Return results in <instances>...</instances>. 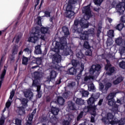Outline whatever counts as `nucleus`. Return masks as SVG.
I'll return each mask as SVG.
<instances>
[{"instance_id": "f257e3e1", "label": "nucleus", "mask_w": 125, "mask_h": 125, "mask_svg": "<svg viewBox=\"0 0 125 125\" xmlns=\"http://www.w3.org/2000/svg\"><path fill=\"white\" fill-rule=\"evenodd\" d=\"M83 13H84L85 15L87 17L86 19H81L79 21V24L81 26V28L83 29L87 28L89 27L88 21L87 20L89 19L91 17V10H90V6L88 5L86 6H84L82 10Z\"/></svg>"}, {"instance_id": "f03ea898", "label": "nucleus", "mask_w": 125, "mask_h": 125, "mask_svg": "<svg viewBox=\"0 0 125 125\" xmlns=\"http://www.w3.org/2000/svg\"><path fill=\"white\" fill-rule=\"evenodd\" d=\"M40 34H41L40 27H35V32L31 33L30 37L28 38V41L29 42H32V43H36L38 42L39 40H40Z\"/></svg>"}, {"instance_id": "7ed1b4c3", "label": "nucleus", "mask_w": 125, "mask_h": 125, "mask_svg": "<svg viewBox=\"0 0 125 125\" xmlns=\"http://www.w3.org/2000/svg\"><path fill=\"white\" fill-rule=\"evenodd\" d=\"M72 9H73V5L68 3L66 7V12L64 13V16L66 18L70 19L75 15V12L72 11Z\"/></svg>"}, {"instance_id": "20e7f679", "label": "nucleus", "mask_w": 125, "mask_h": 125, "mask_svg": "<svg viewBox=\"0 0 125 125\" xmlns=\"http://www.w3.org/2000/svg\"><path fill=\"white\" fill-rule=\"evenodd\" d=\"M60 42H59L60 43V46L61 47H62L63 51H65V52H69L70 51V48L68 47L67 44L68 43H67V37H63L60 39Z\"/></svg>"}, {"instance_id": "39448f33", "label": "nucleus", "mask_w": 125, "mask_h": 125, "mask_svg": "<svg viewBox=\"0 0 125 125\" xmlns=\"http://www.w3.org/2000/svg\"><path fill=\"white\" fill-rule=\"evenodd\" d=\"M101 65L99 64H93L89 69V72L90 74H92V75H94L95 72L100 73L101 71Z\"/></svg>"}, {"instance_id": "423d86ee", "label": "nucleus", "mask_w": 125, "mask_h": 125, "mask_svg": "<svg viewBox=\"0 0 125 125\" xmlns=\"http://www.w3.org/2000/svg\"><path fill=\"white\" fill-rule=\"evenodd\" d=\"M94 102H95V99L94 97H91L88 100L87 104L89 105L87 106L88 111H91V110L95 111L96 107L92 106L94 104Z\"/></svg>"}, {"instance_id": "0eeeda50", "label": "nucleus", "mask_w": 125, "mask_h": 125, "mask_svg": "<svg viewBox=\"0 0 125 125\" xmlns=\"http://www.w3.org/2000/svg\"><path fill=\"white\" fill-rule=\"evenodd\" d=\"M83 47L87 49L85 53V55L87 56H91L92 55V50L90 49L89 42L87 41H85L83 43Z\"/></svg>"}, {"instance_id": "6e6552de", "label": "nucleus", "mask_w": 125, "mask_h": 125, "mask_svg": "<svg viewBox=\"0 0 125 125\" xmlns=\"http://www.w3.org/2000/svg\"><path fill=\"white\" fill-rule=\"evenodd\" d=\"M108 105L112 106V110L114 113H117V112H118V108L119 106L116 104L115 99L108 101Z\"/></svg>"}, {"instance_id": "1a4fd4ad", "label": "nucleus", "mask_w": 125, "mask_h": 125, "mask_svg": "<svg viewBox=\"0 0 125 125\" xmlns=\"http://www.w3.org/2000/svg\"><path fill=\"white\" fill-rule=\"evenodd\" d=\"M52 61L54 64L60 63L61 62V55L58 53H56L53 55Z\"/></svg>"}, {"instance_id": "9d476101", "label": "nucleus", "mask_w": 125, "mask_h": 125, "mask_svg": "<svg viewBox=\"0 0 125 125\" xmlns=\"http://www.w3.org/2000/svg\"><path fill=\"white\" fill-rule=\"evenodd\" d=\"M19 48H18V45H15L12 49V55L11 57L12 58H10L11 61H13L14 60V57L16 54L18 53V50Z\"/></svg>"}, {"instance_id": "9b49d317", "label": "nucleus", "mask_w": 125, "mask_h": 125, "mask_svg": "<svg viewBox=\"0 0 125 125\" xmlns=\"http://www.w3.org/2000/svg\"><path fill=\"white\" fill-rule=\"evenodd\" d=\"M90 34L89 30L84 31L83 33L80 35V39L83 40V41H88Z\"/></svg>"}, {"instance_id": "f8f14e48", "label": "nucleus", "mask_w": 125, "mask_h": 125, "mask_svg": "<svg viewBox=\"0 0 125 125\" xmlns=\"http://www.w3.org/2000/svg\"><path fill=\"white\" fill-rule=\"evenodd\" d=\"M123 8L125 10V4L124 5L118 4L116 5V10H117V12H118L120 15H123L124 14V12L125 11L123 10Z\"/></svg>"}, {"instance_id": "ddd939ff", "label": "nucleus", "mask_w": 125, "mask_h": 125, "mask_svg": "<svg viewBox=\"0 0 125 125\" xmlns=\"http://www.w3.org/2000/svg\"><path fill=\"white\" fill-rule=\"evenodd\" d=\"M23 94L24 95V97H26V98H28V99H32V98L34 96L33 92H32L30 89H27L24 91Z\"/></svg>"}, {"instance_id": "4468645a", "label": "nucleus", "mask_w": 125, "mask_h": 125, "mask_svg": "<svg viewBox=\"0 0 125 125\" xmlns=\"http://www.w3.org/2000/svg\"><path fill=\"white\" fill-rule=\"evenodd\" d=\"M33 75L34 77V81H38L39 82V81H41V79L42 77V75L39 71L34 72Z\"/></svg>"}, {"instance_id": "2eb2a0df", "label": "nucleus", "mask_w": 125, "mask_h": 125, "mask_svg": "<svg viewBox=\"0 0 125 125\" xmlns=\"http://www.w3.org/2000/svg\"><path fill=\"white\" fill-rule=\"evenodd\" d=\"M60 49L63 50V48L62 47H61L60 43L59 42H57L55 48L53 49V51L56 52V53H59V50H60Z\"/></svg>"}, {"instance_id": "dca6fc26", "label": "nucleus", "mask_w": 125, "mask_h": 125, "mask_svg": "<svg viewBox=\"0 0 125 125\" xmlns=\"http://www.w3.org/2000/svg\"><path fill=\"white\" fill-rule=\"evenodd\" d=\"M39 84V83L38 81L37 80L33 81L32 86H34V87H37V92H42V91H41V85Z\"/></svg>"}, {"instance_id": "f3484780", "label": "nucleus", "mask_w": 125, "mask_h": 125, "mask_svg": "<svg viewBox=\"0 0 125 125\" xmlns=\"http://www.w3.org/2000/svg\"><path fill=\"white\" fill-rule=\"evenodd\" d=\"M49 29V27L44 26L42 27L41 29H40V32L44 35H45V34H48L49 35V33H50Z\"/></svg>"}, {"instance_id": "a211bd4d", "label": "nucleus", "mask_w": 125, "mask_h": 125, "mask_svg": "<svg viewBox=\"0 0 125 125\" xmlns=\"http://www.w3.org/2000/svg\"><path fill=\"white\" fill-rule=\"evenodd\" d=\"M67 72L72 76L77 75V69L75 68L74 67H72L68 69Z\"/></svg>"}, {"instance_id": "6ab92c4d", "label": "nucleus", "mask_w": 125, "mask_h": 125, "mask_svg": "<svg viewBox=\"0 0 125 125\" xmlns=\"http://www.w3.org/2000/svg\"><path fill=\"white\" fill-rule=\"evenodd\" d=\"M62 32L63 33L64 37H68L70 36V32L69 31V28L66 26H63L62 27Z\"/></svg>"}, {"instance_id": "aec40b11", "label": "nucleus", "mask_w": 125, "mask_h": 125, "mask_svg": "<svg viewBox=\"0 0 125 125\" xmlns=\"http://www.w3.org/2000/svg\"><path fill=\"white\" fill-rule=\"evenodd\" d=\"M67 104L68 106V109L72 110V111H75V110H76V105H75V103H73V102H68Z\"/></svg>"}, {"instance_id": "412c9836", "label": "nucleus", "mask_w": 125, "mask_h": 125, "mask_svg": "<svg viewBox=\"0 0 125 125\" xmlns=\"http://www.w3.org/2000/svg\"><path fill=\"white\" fill-rule=\"evenodd\" d=\"M21 103L22 104V107H27L28 106V102L29 100L26 98L20 99Z\"/></svg>"}, {"instance_id": "4be33fe9", "label": "nucleus", "mask_w": 125, "mask_h": 125, "mask_svg": "<svg viewBox=\"0 0 125 125\" xmlns=\"http://www.w3.org/2000/svg\"><path fill=\"white\" fill-rule=\"evenodd\" d=\"M73 101H75V103L77 104V105H83V100L82 99L74 97L73 98Z\"/></svg>"}, {"instance_id": "5701e85b", "label": "nucleus", "mask_w": 125, "mask_h": 125, "mask_svg": "<svg viewBox=\"0 0 125 125\" xmlns=\"http://www.w3.org/2000/svg\"><path fill=\"white\" fill-rule=\"evenodd\" d=\"M124 81V78H123V77H118L116 80H114L113 82V84H114L115 85H117V84H119V83H122V81Z\"/></svg>"}, {"instance_id": "b1692460", "label": "nucleus", "mask_w": 125, "mask_h": 125, "mask_svg": "<svg viewBox=\"0 0 125 125\" xmlns=\"http://www.w3.org/2000/svg\"><path fill=\"white\" fill-rule=\"evenodd\" d=\"M57 101L59 105H61V106H62V105H63L65 103V100L64 99V98L60 96L58 97Z\"/></svg>"}, {"instance_id": "393cba45", "label": "nucleus", "mask_w": 125, "mask_h": 125, "mask_svg": "<svg viewBox=\"0 0 125 125\" xmlns=\"http://www.w3.org/2000/svg\"><path fill=\"white\" fill-rule=\"evenodd\" d=\"M41 45H37L35 47V50L34 53L35 54H42V49H41Z\"/></svg>"}, {"instance_id": "a878e982", "label": "nucleus", "mask_w": 125, "mask_h": 125, "mask_svg": "<svg viewBox=\"0 0 125 125\" xmlns=\"http://www.w3.org/2000/svg\"><path fill=\"white\" fill-rule=\"evenodd\" d=\"M51 112L54 116H57L59 113V108L57 107H52Z\"/></svg>"}, {"instance_id": "bb28decb", "label": "nucleus", "mask_w": 125, "mask_h": 125, "mask_svg": "<svg viewBox=\"0 0 125 125\" xmlns=\"http://www.w3.org/2000/svg\"><path fill=\"white\" fill-rule=\"evenodd\" d=\"M106 64L104 66V70H105V71H108V70L111 67H112V64H111V62L109 60L106 59Z\"/></svg>"}, {"instance_id": "cd10ccee", "label": "nucleus", "mask_w": 125, "mask_h": 125, "mask_svg": "<svg viewBox=\"0 0 125 125\" xmlns=\"http://www.w3.org/2000/svg\"><path fill=\"white\" fill-rule=\"evenodd\" d=\"M28 63H29V59L27 57H26L24 56H23L22 58V65L27 66V65H28Z\"/></svg>"}, {"instance_id": "c85d7f7f", "label": "nucleus", "mask_w": 125, "mask_h": 125, "mask_svg": "<svg viewBox=\"0 0 125 125\" xmlns=\"http://www.w3.org/2000/svg\"><path fill=\"white\" fill-rule=\"evenodd\" d=\"M19 109V114L20 116L22 115H25V107L24 106H21L18 107Z\"/></svg>"}, {"instance_id": "c756f323", "label": "nucleus", "mask_w": 125, "mask_h": 125, "mask_svg": "<svg viewBox=\"0 0 125 125\" xmlns=\"http://www.w3.org/2000/svg\"><path fill=\"white\" fill-rule=\"evenodd\" d=\"M50 81H51V80H53V79H55L57 76V75L56 74V71L54 70H52L50 73Z\"/></svg>"}, {"instance_id": "7c9ffc66", "label": "nucleus", "mask_w": 125, "mask_h": 125, "mask_svg": "<svg viewBox=\"0 0 125 125\" xmlns=\"http://www.w3.org/2000/svg\"><path fill=\"white\" fill-rule=\"evenodd\" d=\"M115 96H116V93H111L106 97V99L108 101L113 100Z\"/></svg>"}, {"instance_id": "2f4dec72", "label": "nucleus", "mask_w": 125, "mask_h": 125, "mask_svg": "<svg viewBox=\"0 0 125 125\" xmlns=\"http://www.w3.org/2000/svg\"><path fill=\"white\" fill-rule=\"evenodd\" d=\"M125 27V25L124 23H119L116 26H115V28L116 30H118V31H122L123 28Z\"/></svg>"}, {"instance_id": "473e14b6", "label": "nucleus", "mask_w": 125, "mask_h": 125, "mask_svg": "<svg viewBox=\"0 0 125 125\" xmlns=\"http://www.w3.org/2000/svg\"><path fill=\"white\" fill-rule=\"evenodd\" d=\"M123 38L119 37L115 40V42L117 45H121L123 43Z\"/></svg>"}, {"instance_id": "72a5a7b5", "label": "nucleus", "mask_w": 125, "mask_h": 125, "mask_svg": "<svg viewBox=\"0 0 125 125\" xmlns=\"http://www.w3.org/2000/svg\"><path fill=\"white\" fill-rule=\"evenodd\" d=\"M106 118L108 120V121H113V119H114V115L111 112H109L107 114Z\"/></svg>"}, {"instance_id": "f704fd0d", "label": "nucleus", "mask_w": 125, "mask_h": 125, "mask_svg": "<svg viewBox=\"0 0 125 125\" xmlns=\"http://www.w3.org/2000/svg\"><path fill=\"white\" fill-rule=\"evenodd\" d=\"M114 72H115V67L112 66L109 68V69H108V71L107 72V75H108V76H111V75H112V74H113V73Z\"/></svg>"}, {"instance_id": "c9c22d12", "label": "nucleus", "mask_w": 125, "mask_h": 125, "mask_svg": "<svg viewBox=\"0 0 125 125\" xmlns=\"http://www.w3.org/2000/svg\"><path fill=\"white\" fill-rule=\"evenodd\" d=\"M71 29H72L73 33H80V31H79V28H78V25H75L73 24Z\"/></svg>"}, {"instance_id": "e433bc0d", "label": "nucleus", "mask_w": 125, "mask_h": 125, "mask_svg": "<svg viewBox=\"0 0 125 125\" xmlns=\"http://www.w3.org/2000/svg\"><path fill=\"white\" fill-rule=\"evenodd\" d=\"M71 65L74 68H77V66L79 65V62L76 60H72Z\"/></svg>"}, {"instance_id": "4c0bfd02", "label": "nucleus", "mask_w": 125, "mask_h": 125, "mask_svg": "<svg viewBox=\"0 0 125 125\" xmlns=\"http://www.w3.org/2000/svg\"><path fill=\"white\" fill-rule=\"evenodd\" d=\"M104 86H105L104 90H105V91H107L108 89H109L110 87L112 86V83L110 82H108L104 85Z\"/></svg>"}, {"instance_id": "58836bf2", "label": "nucleus", "mask_w": 125, "mask_h": 125, "mask_svg": "<svg viewBox=\"0 0 125 125\" xmlns=\"http://www.w3.org/2000/svg\"><path fill=\"white\" fill-rule=\"evenodd\" d=\"M76 57L77 58H79V59H82V58H83L84 57V55L82 52H79L77 53H76Z\"/></svg>"}, {"instance_id": "ea45409f", "label": "nucleus", "mask_w": 125, "mask_h": 125, "mask_svg": "<svg viewBox=\"0 0 125 125\" xmlns=\"http://www.w3.org/2000/svg\"><path fill=\"white\" fill-rule=\"evenodd\" d=\"M93 1L95 5H98L99 6H100L102 2H103V0H93Z\"/></svg>"}, {"instance_id": "a19ab883", "label": "nucleus", "mask_w": 125, "mask_h": 125, "mask_svg": "<svg viewBox=\"0 0 125 125\" xmlns=\"http://www.w3.org/2000/svg\"><path fill=\"white\" fill-rule=\"evenodd\" d=\"M21 38H22V35L20 33L16 38L15 43H19V42L20 41Z\"/></svg>"}, {"instance_id": "79ce46f5", "label": "nucleus", "mask_w": 125, "mask_h": 125, "mask_svg": "<svg viewBox=\"0 0 125 125\" xmlns=\"http://www.w3.org/2000/svg\"><path fill=\"white\" fill-rule=\"evenodd\" d=\"M25 53H27V54H31L32 53V49L29 47H26L23 50Z\"/></svg>"}, {"instance_id": "37998d69", "label": "nucleus", "mask_w": 125, "mask_h": 125, "mask_svg": "<svg viewBox=\"0 0 125 125\" xmlns=\"http://www.w3.org/2000/svg\"><path fill=\"white\" fill-rule=\"evenodd\" d=\"M107 36L109 38H113L114 37V30H110L107 32Z\"/></svg>"}, {"instance_id": "c03bdc74", "label": "nucleus", "mask_w": 125, "mask_h": 125, "mask_svg": "<svg viewBox=\"0 0 125 125\" xmlns=\"http://www.w3.org/2000/svg\"><path fill=\"white\" fill-rule=\"evenodd\" d=\"M101 30H102V26L99 25L98 27V30L97 31V37H99L100 34L101 33Z\"/></svg>"}, {"instance_id": "a18cd8bd", "label": "nucleus", "mask_w": 125, "mask_h": 125, "mask_svg": "<svg viewBox=\"0 0 125 125\" xmlns=\"http://www.w3.org/2000/svg\"><path fill=\"white\" fill-rule=\"evenodd\" d=\"M15 121L16 125H22V121L21 120L16 118Z\"/></svg>"}, {"instance_id": "49530a36", "label": "nucleus", "mask_w": 125, "mask_h": 125, "mask_svg": "<svg viewBox=\"0 0 125 125\" xmlns=\"http://www.w3.org/2000/svg\"><path fill=\"white\" fill-rule=\"evenodd\" d=\"M50 13H51V12H50L48 11H45L44 12V17H46L47 18H48V17H50Z\"/></svg>"}, {"instance_id": "de8ad7c7", "label": "nucleus", "mask_w": 125, "mask_h": 125, "mask_svg": "<svg viewBox=\"0 0 125 125\" xmlns=\"http://www.w3.org/2000/svg\"><path fill=\"white\" fill-rule=\"evenodd\" d=\"M121 56H125V47H123L120 50Z\"/></svg>"}, {"instance_id": "09e8293b", "label": "nucleus", "mask_w": 125, "mask_h": 125, "mask_svg": "<svg viewBox=\"0 0 125 125\" xmlns=\"http://www.w3.org/2000/svg\"><path fill=\"white\" fill-rule=\"evenodd\" d=\"M83 111H81L80 113L78 115L77 118V121L79 122L82 118H83Z\"/></svg>"}, {"instance_id": "8fccbe9b", "label": "nucleus", "mask_w": 125, "mask_h": 125, "mask_svg": "<svg viewBox=\"0 0 125 125\" xmlns=\"http://www.w3.org/2000/svg\"><path fill=\"white\" fill-rule=\"evenodd\" d=\"M119 65L122 69H125V62L122 61L119 63Z\"/></svg>"}, {"instance_id": "3c124183", "label": "nucleus", "mask_w": 125, "mask_h": 125, "mask_svg": "<svg viewBox=\"0 0 125 125\" xmlns=\"http://www.w3.org/2000/svg\"><path fill=\"white\" fill-rule=\"evenodd\" d=\"M37 24L39 25V26H42V18L41 17H38L37 18Z\"/></svg>"}, {"instance_id": "603ef678", "label": "nucleus", "mask_w": 125, "mask_h": 125, "mask_svg": "<svg viewBox=\"0 0 125 125\" xmlns=\"http://www.w3.org/2000/svg\"><path fill=\"white\" fill-rule=\"evenodd\" d=\"M76 85V83L74 82H72L71 83H68L67 86L68 87H73Z\"/></svg>"}, {"instance_id": "864d4df0", "label": "nucleus", "mask_w": 125, "mask_h": 125, "mask_svg": "<svg viewBox=\"0 0 125 125\" xmlns=\"http://www.w3.org/2000/svg\"><path fill=\"white\" fill-rule=\"evenodd\" d=\"M5 122V118L3 117H1L0 119V125H4V123Z\"/></svg>"}, {"instance_id": "5fc2aeb1", "label": "nucleus", "mask_w": 125, "mask_h": 125, "mask_svg": "<svg viewBox=\"0 0 125 125\" xmlns=\"http://www.w3.org/2000/svg\"><path fill=\"white\" fill-rule=\"evenodd\" d=\"M78 2V0H68V3L69 4H76L77 2Z\"/></svg>"}, {"instance_id": "6e6d98bb", "label": "nucleus", "mask_w": 125, "mask_h": 125, "mask_svg": "<svg viewBox=\"0 0 125 125\" xmlns=\"http://www.w3.org/2000/svg\"><path fill=\"white\" fill-rule=\"evenodd\" d=\"M88 94H89V93L87 91H83L82 92V95L84 97H86V96H88Z\"/></svg>"}, {"instance_id": "4d7b16f0", "label": "nucleus", "mask_w": 125, "mask_h": 125, "mask_svg": "<svg viewBox=\"0 0 125 125\" xmlns=\"http://www.w3.org/2000/svg\"><path fill=\"white\" fill-rule=\"evenodd\" d=\"M108 119L105 117H103L102 119V122L104 124V125H107L108 124V121H107Z\"/></svg>"}, {"instance_id": "13d9d810", "label": "nucleus", "mask_w": 125, "mask_h": 125, "mask_svg": "<svg viewBox=\"0 0 125 125\" xmlns=\"http://www.w3.org/2000/svg\"><path fill=\"white\" fill-rule=\"evenodd\" d=\"M36 64L37 65H42V59L41 58H37Z\"/></svg>"}, {"instance_id": "bf43d9fd", "label": "nucleus", "mask_w": 125, "mask_h": 125, "mask_svg": "<svg viewBox=\"0 0 125 125\" xmlns=\"http://www.w3.org/2000/svg\"><path fill=\"white\" fill-rule=\"evenodd\" d=\"M26 7H27L26 6H23L22 9L21 10V12L20 14V16H22V15L24 13V11L26 10Z\"/></svg>"}, {"instance_id": "052dcab7", "label": "nucleus", "mask_w": 125, "mask_h": 125, "mask_svg": "<svg viewBox=\"0 0 125 125\" xmlns=\"http://www.w3.org/2000/svg\"><path fill=\"white\" fill-rule=\"evenodd\" d=\"M84 70V64L83 63H81V66H80L81 73H83Z\"/></svg>"}, {"instance_id": "680f3d73", "label": "nucleus", "mask_w": 125, "mask_h": 125, "mask_svg": "<svg viewBox=\"0 0 125 125\" xmlns=\"http://www.w3.org/2000/svg\"><path fill=\"white\" fill-rule=\"evenodd\" d=\"M62 125H70V122H69L68 120H64L62 122Z\"/></svg>"}, {"instance_id": "e2e57ef3", "label": "nucleus", "mask_w": 125, "mask_h": 125, "mask_svg": "<svg viewBox=\"0 0 125 125\" xmlns=\"http://www.w3.org/2000/svg\"><path fill=\"white\" fill-rule=\"evenodd\" d=\"M82 74H83V72H81V71H80L79 73L77 75V80H78V81L81 80V78H82Z\"/></svg>"}, {"instance_id": "0e129e2a", "label": "nucleus", "mask_w": 125, "mask_h": 125, "mask_svg": "<svg viewBox=\"0 0 125 125\" xmlns=\"http://www.w3.org/2000/svg\"><path fill=\"white\" fill-rule=\"evenodd\" d=\"M88 88L90 91L94 90V85H93V84H90L89 86H88Z\"/></svg>"}, {"instance_id": "69168bd1", "label": "nucleus", "mask_w": 125, "mask_h": 125, "mask_svg": "<svg viewBox=\"0 0 125 125\" xmlns=\"http://www.w3.org/2000/svg\"><path fill=\"white\" fill-rule=\"evenodd\" d=\"M91 79H92V77L91 76H85L84 78V82H87L88 80H91Z\"/></svg>"}, {"instance_id": "338daca9", "label": "nucleus", "mask_w": 125, "mask_h": 125, "mask_svg": "<svg viewBox=\"0 0 125 125\" xmlns=\"http://www.w3.org/2000/svg\"><path fill=\"white\" fill-rule=\"evenodd\" d=\"M121 21L122 23H125V15L121 17Z\"/></svg>"}, {"instance_id": "774afa93", "label": "nucleus", "mask_w": 125, "mask_h": 125, "mask_svg": "<svg viewBox=\"0 0 125 125\" xmlns=\"http://www.w3.org/2000/svg\"><path fill=\"white\" fill-rule=\"evenodd\" d=\"M36 97L37 98H41L42 97V91L41 92H37V94L36 95Z\"/></svg>"}]
</instances>
